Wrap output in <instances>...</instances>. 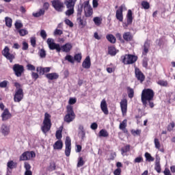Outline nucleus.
Here are the masks:
<instances>
[{
  "label": "nucleus",
  "mask_w": 175,
  "mask_h": 175,
  "mask_svg": "<svg viewBox=\"0 0 175 175\" xmlns=\"http://www.w3.org/2000/svg\"><path fill=\"white\" fill-rule=\"evenodd\" d=\"M144 161L143 156L140 155L134 159V163H140Z\"/></svg>",
  "instance_id": "53"
},
{
  "label": "nucleus",
  "mask_w": 175,
  "mask_h": 175,
  "mask_svg": "<svg viewBox=\"0 0 175 175\" xmlns=\"http://www.w3.org/2000/svg\"><path fill=\"white\" fill-rule=\"evenodd\" d=\"M66 61H68V62H70V64H75V59L74 57L70 55H67L65 57Z\"/></svg>",
  "instance_id": "46"
},
{
  "label": "nucleus",
  "mask_w": 175,
  "mask_h": 175,
  "mask_svg": "<svg viewBox=\"0 0 175 175\" xmlns=\"http://www.w3.org/2000/svg\"><path fill=\"white\" fill-rule=\"evenodd\" d=\"M46 43L50 50H56L57 53H61V50L64 53H69L72 47L70 43H66L61 47L59 44L54 42V39L53 38H48Z\"/></svg>",
  "instance_id": "2"
},
{
  "label": "nucleus",
  "mask_w": 175,
  "mask_h": 175,
  "mask_svg": "<svg viewBox=\"0 0 175 175\" xmlns=\"http://www.w3.org/2000/svg\"><path fill=\"white\" fill-rule=\"evenodd\" d=\"M17 32H18L20 36H25V35H28V31L25 29H20Z\"/></svg>",
  "instance_id": "42"
},
{
  "label": "nucleus",
  "mask_w": 175,
  "mask_h": 175,
  "mask_svg": "<svg viewBox=\"0 0 175 175\" xmlns=\"http://www.w3.org/2000/svg\"><path fill=\"white\" fill-rule=\"evenodd\" d=\"M174 126H175V124L174 122H170L167 127V131L168 132H172V131H173V129H174Z\"/></svg>",
  "instance_id": "49"
},
{
  "label": "nucleus",
  "mask_w": 175,
  "mask_h": 175,
  "mask_svg": "<svg viewBox=\"0 0 175 175\" xmlns=\"http://www.w3.org/2000/svg\"><path fill=\"white\" fill-rule=\"evenodd\" d=\"M127 94H128V96H129V98H130V99H132V98H133V96H135V91L131 87L127 88Z\"/></svg>",
  "instance_id": "33"
},
{
  "label": "nucleus",
  "mask_w": 175,
  "mask_h": 175,
  "mask_svg": "<svg viewBox=\"0 0 175 175\" xmlns=\"http://www.w3.org/2000/svg\"><path fill=\"white\" fill-rule=\"evenodd\" d=\"M137 56L135 55L126 54L121 56V59L124 65H132L137 61Z\"/></svg>",
  "instance_id": "6"
},
{
  "label": "nucleus",
  "mask_w": 175,
  "mask_h": 175,
  "mask_svg": "<svg viewBox=\"0 0 175 175\" xmlns=\"http://www.w3.org/2000/svg\"><path fill=\"white\" fill-rule=\"evenodd\" d=\"M142 8L146 10L150 9V3L148 1H143L141 3Z\"/></svg>",
  "instance_id": "44"
},
{
  "label": "nucleus",
  "mask_w": 175,
  "mask_h": 175,
  "mask_svg": "<svg viewBox=\"0 0 175 175\" xmlns=\"http://www.w3.org/2000/svg\"><path fill=\"white\" fill-rule=\"evenodd\" d=\"M155 148H157V150H159L161 148V142H159V139L158 138H154V140Z\"/></svg>",
  "instance_id": "52"
},
{
  "label": "nucleus",
  "mask_w": 175,
  "mask_h": 175,
  "mask_svg": "<svg viewBox=\"0 0 175 175\" xmlns=\"http://www.w3.org/2000/svg\"><path fill=\"white\" fill-rule=\"evenodd\" d=\"M161 159L156 158L155 164H154V170L157 172V173H161L162 171V168L161 167Z\"/></svg>",
  "instance_id": "26"
},
{
  "label": "nucleus",
  "mask_w": 175,
  "mask_h": 175,
  "mask_svg": "<svg viewBox=\"0 0 175 175\" xmlns=\"http://www.w3.org/2000/svg\"><path fill=\"white\" fill-rule=\"evenodd\" d=\"M9 84V81H3L0 82V88H6L8 85Z\"/></svg>",
  "instance_id": "54"
},
{
  "label": "nucleus",
  "mask_w": 175,
  "mask_h": 175,
  "mask_svg": "<svg viewBox=\"0 0 175 175\" xmlns=\"http://www.w3.org/2000/svg\"><path fill=\"white\" fill-rule=\"evenodd\" d=\"M42 124L43 126L41 127V131L46 134L51 129V126L53 125L51 123V115L46 112Z\"/></svg>",
  "instance_id": "4"
},
{
  "label": "nucleus",
  "mask_w": 175,
  "mask_h": 175,
  "mask_svg": "<svg viewBox=\"0 0 175 175\" xmlns=\"http://www.w3.org/2000/svg\"><path fill=\"white\" fill-rule=\"evenodd\" d=\"M68 10H67L65 12V14L66 16H72V14H73L75 13V8H68Z\"/></svg>",
  "instance_id": "43"
},
{
  "label": "nucleus",
  "mask_w": 175,
  "mask_h": 175,
  "mask_svg": "<svg viewBox=\"0 0 175 175\" xmlns=\"http://www.w3.org/2000/svg\"><path fill=\"white\" fill-rule=\"evenodd\" d=\"M100 109L105 114V116H107L109 114V109L107 108V103L106 102L105 99H103L101 103H100Z\"/></svg>",
  "instance_id": "18"
},
{
  "label": "nucleus",
  "mask_w": 175,
  "mask_h": 175,
  "mask_svg": "<svg viewBox=\"0 0 175 175\" xmlns=\"http://www.w3.org/2000/svg\"><path fill=\"white\" fill-rule=\"evenodd\" d=\"M120 104L122 116L125 117L126 113H128V100H126V98H123L121 100Z\"/></svg>",
  "instance_id": "13"
},
{
  "label": "nucleus",
  "mask_w": 175,
  "mask_h": 175,
  "mask_svg": "<svg viewBox=\"0 0 175 175\" xmlns=\"http://www.w3.org/2000/svg\"><path fill=\"white\" fill-rule=\"evenodd\" d=\"M1 53L3 57H5L6 59H8L11 63L13 62V59L16 58V56H14V54L10 53V49L8 46H5Z\"/></svg>",
  "instance_id": "12"
},
{
  "label": "nucleus",
  "mask_w": 175,
  "mask_h": 175,
  "mask_svg": "<svg viewBox=\"0 0 175 175\" xmlns=\"http://www.w3.org/2000/svg\"><path fill=\"white\" fill-rule=\"evenodd\" d=\"M28 48H29L28 43L27 42H23L22 50L27 51V50H28Z\"/></svg>",
  "instance_id": "63"
},
{
  "label": "nucleus",
  "mask_w": 175,
  "mask_h": 175,
  "mask_svg": "<svg viewBox=\"0 0 175 175\" xmlns=\"http://www.w3.org/2000/svg\"><path fill=\"white\" fill-rule=\"evenodd\" d=\"M106 39L108 40V42L112 43L113 44H114L117 40L113 34H107L106 36Z\"/></svg>",
  "instance_id": "31"
},
{
  "label": "nucleus",
  "mask_w": 175,
  "mask_h": 175,
  "mask_svg": "<svg viewBox=\"0 0 175 175\" xmlns=\"http://www.w3.org/2000/svg\"><path fill=\"white\" fill-rule=\"evenodd\" d=\"M76 2H77V0H64V5H66L67 9H69L70 8H75Z\"/></svg>",
  "instance_id": "23"
},
{
  "label": "nucleus",
  "mask_w": 175,
  "mask_h": 175,
  "mask_svg": "<svg viewBox=\"0 0 175 175\" xmlns=\"http://www.w3.org/2000/svg\"><path fill=\"white\" fill-rule=\"evenodd\" d=\"M24 168L25 169V175H32V171H31V164L28 162H25Z\"/></svg>",
  "instance_id": "25"
},
{
  "label": "nucleus",
  "mask_w": 175,
  "mask_h": 175,
  "mask_svg": "<svg viewBox=\"0 0 175 175\" xmlns=\"http://www.w3.org/2000/svg\"><path fill=\"white\" fill-rule=\"evenodd\" d=\"M154 96H155V93L152 89H144L142 90L141 94V100L143 106L144 107H147V104L149 103V106L150 109H152L155 105L154 104Z\"/></svg>",
  "instance_id": "1"
},
{
  "label": "nucleus",
  "mask_w": 175,
  "mask_h": 175,
  "mask_svg": "<svg viewBox=\"0 0 175 175\" xmlns=\"http://www.w3.org/2000/svg\"><path fill=\"white\" fill-rule=\"evenodd\" d=\"M82 6L84 9V13L85 17H91L94 14V10L91 5H90V1H84L82 4Z\"/></svg>",
  "instance_id": "7"
},
{
  "label": "nucleus",
  "mask_w": 175,
  "mask_h": 175,
  "mask_svg": "<svg viewBox=\"0 0 175 175\" xmlns=\"http://www.w3.org/2000/svg\"><path fill=\"white\" fill-rule=\"evenodd\" d=\"M36 71L39 72V75H44V68L43 67H37Z\"/></svg>",
  "instance_id": "57"
},
{
  "label": "nucleus",
  "mask_w": 175,
  "mask_h": 175,
  "mask_svg": "<svg viewBox=\"0 0 175 175\" xmlns=\"http://www.w3.org/2000/svg\"><path fill=\"white\" fill-rule=\"evenodd\" d=\"M123 39L126 42H132L133 40V36L129 31L123 33Z\"/></svg>",
  "instance_id": "24"
},
{
  "label": "nucleus",
  "mask_w": 175,
  "mask_h": 175,
  "mask_svg": "<svg viewBox=\"0 0 175 175\" xmlns=\"http://www.w3.org/2000/svg\"><path fill=\"white\" fill-rule=\"evenodd\" d=\"M62 147H64L62 140H57L53 144V150H62Z\"/></svg>",
  "instance_id": "28"
},
{
  "label": "nucleus",
  "mask_w": 175,
  "mask_h": 175,
  "mask_svg": "<svg viewBox=\"0 0 175 175\" xmlns=\"http://www.w3.org/2000/svg\"><path fill=\"white\" fill-rule=\"evenodd\" d=\"M45 13L44 9H40L38 12L33 13V17H40V16H44Z\"/></svg>",
  "instance_id": "38"
},
{
  "label": "nucleus",
  "mask_w": 175,
  "mask_h": 175,
  "mask_svg": "<svg viewBox=\"0 0 175 175\" xmlns=\"http://www.w3.org/2000/svg\"><path fill=\"white\" fill-rule=\"evenodd\" d=\"M85 163V161H84V159H83V157H79L78 158V163L77 164V167H81V166H84Z\"/></svg>",
  "instance_id": "37"
},
{
  "label": "nucleus",
  "mask_w": 175,
  "mask_h": 175,
  "mask_svg": "<svg viewBox=\"0 0 175 175\" xmlns=\"http://www.w3.org/2000/svg\"><path fill=\"white\" fill-rule=\"evenodd\" d=\"M82 67L84 69H90L91 68V58L90 56H87L82 63Z\"/></svg>",
  "instance_id": "21"
},
{
  "label": "nucleus",
  "mask_w": 175,
  "mask_h": 175,
  "mask_svg": "<svg viewBox=\"0 0 175 175\" xmlns=\"http://www.w3.org/2000/svg\"><path fill=\"white\" fill-rule=\"evenodd\" d=\"M82 13H83V4L81 5V7L79 8L77 10V18H81Z\"/></svg>",
  "instance_id": "48"
},
{
  "label": "nucleus",
  "mask_w": 175,
  "mask_h": 175,
  "mask_svg": "<svg viewBox=\"0 0 175 175\" xmlns=\"http://www.w3.org/2000/svg\"><path fill=\"white\" fill-rule=\"evenodd\" d=\"M14 85L16 88L14 95V102L20 103V102L24 99V91L23 90V87L18 82H15Z\"/></svg>",
  "instance_id": "3"
},
{
  "label": "nucleus",
  "mask_w": 175,
  "mask_h": 175,
  "mask_svg": "<svg viewBox=\"0 0 175 175\" xmlns=\"http://www.w3.org/2000/svg\"><path fill=\"white\" fill-rule=\"evenodd\" d=\"M65 24H66V25H68V27H70V28L73 27V22L71 21L69 19H66L64 21Z\"/></svg>",
  "instance_id": "58"
},
{
  "label": "nucleus",
  "mask_w": 175,
  "mask_h": 175,
  "mask_svg": "<svg viewBox=\"0 0 175 175\" xmlns=\"http://www.w3.org/2000/svg\"><path fill=\"white\" fill-rule=\"evenodd\" d=\"M31 77L33 80L36 81V80H38V79H39V74H38V72H32Z\"/></svg>",
  "instance_id": "59"
},
{
  "label": "nucleus",
  "mask_w": 175,
  "mask_h": 175,
  "mask_svg": "<svg viewBox=\"0 0 175 175\" xmlns=\"http://www.w3.org/2000/svg\"><path fill=\"white\" fill-rule=\"evenodd\" d=\"M40 36L42 38V39H46V38H47V33H46V31L44 29L41 30Z\"/></svg>",
  "instance_id": "61"
},
{
  "label": "nucleus",
  "mask_w": 175,
  "mask_h": 175,
  "mask_svg": "<svg viewBox=\"0 0 175 175\" xmlns=\"http://www.w3.org/2000/svg\"><path fill=\"white\" fill-rule=\"evenodd\" d=\"M55 137H56V139H57V140H61V139H62V129L57 130L56 131Z\"/></svg>",
  "instance_id": "47"
},
{
  "label": "nucleus",
  "mask_w": 175,
  "mask_h": 175,
  "mask_svg": "<svg viewBox=\"0 0 175 175\" xmlns=\"http://www.w3.org/2000/svg\"><path fill=\"white\" fill-rule=\"evenodd\" d=\"M132 23H133L132 10H129L126 14V23H124L123 26L127 27L128 25H132Z\"/></svg>",
  "instance_id": "16"
},
{
  "label": "nucleus",
  "mask_w": 175,
  "mask_h": 175,
  "mask_svg": "<svg viewBox=\"0 0 175 175\" xmlns=\"http://www.w3.org/2000/svg\"><path fill=\"white\" fill-rule=\"evenodd\" d=\"M99 137H109V133L105 129H102L98 133Z\"/></svg>",
  "instance_id": "34"
},
{
  "label": "nucleus",
  "mask_w": 175,
  "mask_h": 175,
  "mask_svg": "<svg viewBox=\"0 0 175 175\" xmlns=\"http://www.w3.org/2000/svg\"><path fill=\"white\" fill-rule=\"evenodd\" d=\"M27 70H31V71H33L36 69L35 66L30 64L27 65Z\"/></svg>",
  "instance_id": "60"
},
{
  "label": "nucleus",
  "mask_w": 175,
  "mask_h": 175,
  "mask_svg": "<svg viewBox=\"0 0 175 175\" xmlns=\"http://www.w3.org/2000/svg\"><path fill=\"white\" fill-rule=\"evenodd\" d=\"M145 158L147 162H154L155 161V159L151 156V154L147 152L145 153Z\"/></svg>",
  "instance_id": "32"
},
{
  "label": "nucleus",
  "mask_w": 175,
  "mask_h": 175,
  "mask_svg": "<svg viewBox=\"0 0 175 175\" xmlns=\"http://www.w3.org/2000/svg\"><path fill=\"white\" fill-rule=\"evenodd\" d=\"M93 21L95 24V25H97V27H99L100 24H102V18L99 16H96L93 18Z\"/></svg>",
  "instance_id": "36"
},
{
  "label": "nucleus",
  "mask_w": 175,
  "mask_h": 175,
  "mask_svg": "<svg viewBox=\"0 0 175 175\" xmlns=\"http://www.w3.org/2000/svg\"><path fill=\"white\" fill-rule=\"evenodd\" d=\"M77 21L81 29L84 28L87 25V21H84L83 18H77Z\"/></svg>",
  "instance_id": "29"
},
{
  "label": "nucleus",
  "mask_w": 175,
  "mask_h": 175,
  "mask_svg": "<svg viewBox=\"0 0 175 175\" xmlns=\"http://www.w3.org/2000/svg\"><path fill=\"white\" fill-rule=\"evenodd\" d=\"M81 58H83L81 53L75 54L74 56V61H77V62H81Z\"/></svg>",
  "instance_id": "45"
},
{
  "label": "nucleus",
  "mask_w": 175,
  "mask_h": 175,
  "mask_svg": "<svg viewBox=\"0 0 175 175\" xmlns=\"http://www.w3.org/2000/svg\"><path fill=\"white\" fill-rule=\"evenodd\" d=\"M30 43L32 47H36V38L33 37L30 40Z\"/></svg>",
  "instance_id": "56"
},
{
  "label": "nucleus",
  "mask_w": 175,
  "mask_h": 175,
  "mask_svg": "<svg viewBox=\"0 0 175 175\" xmlns=\"http://www.w3.org/2000/svg\"><path fill=\"white\" fill-rule=\"evenodd\" d=\"M40 57L41 58H46V51H44V49H41L40 51Z\"/></svg>",
  "instance_id": "62"
},
{
  "label": "nucleus",
  "mask_w": 175,
  "mask_h": 175,
  "mask_svg": "<svg viewBox=\"0 0 175 175\" xmlns=\"http://www.w3.org/2000/svg\"><path fill=\"white\" fill-rule=\"evenodd\" d=\"M135 75L137 80L140 83H143L146 80V76L137 67L135 68Z\"/></svg>",
  "instance_id": "14"
},
{
  "label": "nucleus",
  "mask_w": 175,
  "mask_h": 175,
  "mask_svg": "<svg viewBox=\"0 0 175 175\" xmlns=\"http://www.w3.org/2000/svg\"><path fill=\"white\" fill-rule=\"evenodd\" d=\"M5 25L8 28H12V24L13 23V20H12V18H9L8 16L5 18Z\"/></svg>",
  "instance_id": "35"
},
{
  "label": "nucleus",
  "mask_w": 175,
  "mask_h": 175,
  "mask_svg": "<svg viewBox=\"0 0 175 175\" xmlns=\"http://www.w3.org/2000/svg\"><path fill=\"white\" fill-rule=\"evenodd\" d=\"M128 120L124 119L119 125V129L122 131L123 133L128 135V129H126Z\"/></svg>",
  "instance_id": "20"
},
{
  "label": "nucleus",
  "mask_w": 175,
  "mask_h": 175,
  "mask_svg": "<svg viewBox=\"0 0 175 175\" xmlns=\"http://www.w3.org/2000/svg\"><path fill=\"white\" fill-rule=\"evenodd\" d=\"M142 66L146 69L148 68V57L146 56H145L142 59Z\"/></svg>",
  "instance_id": "41"
},
{
  "label": "nucleus",
  "mask_w": 175,
  "mask_h": 175,
  "mask_svg": "<svg viewBox=\"0 0 175 175\" xmlns=\"http://www.w3.org/2000/svg\"><path fill=\"white\" fill-rule=\"evenodd\" d=\"M14 25H15V28L17 30V31L18 30L21 29V28H23V23L18 22V21L15 22Z\"/></svg>",
  "instance_id": "51"
},
{
  "label": "nucleus",
  "mask_w": 175,
  "mask_h": 175,
  "mask_svg": "<svg viewBox=\"0 0 175 175\" xmlns=\"http://www.w3.org/2000/svg\"><path fill=\"white\" fill-rule=\"evenodd\" d=\"M150 47V40H146L144 44V46H142V55H144V57H147V54H148Z\"/></svg>",
  "instance_id": "17"
},
{
  "label": "nucleus",
  "mask_w": 175,
  "mask_h": 175,
  "mask_svg": "<svg viewBox=\"0 0 175 175\" xmlns=\"http://www.w3.org/2000/svg\"><path fill=\"white\" fill-rule=\"evenodd\" d=\"M124 5H120L116 12V20L122 23L124 21Z\"/></svg>",
  "instance_id": "15"
},
{
  "label": "nucleus",
  "mask_w": 175,
  "mask_h": 175,
  "mask_svg": "<svg viewBox=\"0 0 175 175\" xmlns=\"http://www.w3.org/2000/svg\"><path fill=\"white\" fill-rule=\"evenodd\" d=\"M121 168H117L114 170L113 174L114 175H121Z\"/></svg>",
  "instance_id": "64"
},
{
  "label": "nucleus",
  "mask_w": 175,
  "mask_h": 175,
  "mask_svg": "<svg viewBox=\"0 0 175 175\" xmlns=\"http://www.w3.org/2000/svg\"><path fill=\"white\" fill-rule=\"evenodd\" d=\"M108 53L110 55H116V54H117L116 48L114 46L108 47Z\"/></svg>",
  "instance_id": "40"
},
{
  "label": "nucleus",
  "mask_w": 175,
  "mask_h": 175,
  "mask_svg": "<svg viewBox=\"0 0 175 175\" xmlns=\"http://www.w3.org/2000/svg\"><path fill=\"white\" fill-rule=\"evenodd\" d=\"M2 121H8L10 118H12V113L9 111L8 108H5L3 110V113L1 114Z\"/></svg>",
  "instance_id": "19"
},
{
  "label": "nucleus",
  "mask_w": 175,
  "mask_h": 175,
  "mask_svg": "<svg viewBox=\"0 0 175 175\" xmlns=\"http://www.w3.org/2000/svg\"><path fill=\"white\" fill-rule=\"evenodd\" d=\"M1 132L4 136H8L10 133V129H9L6 124H3L1 126Z\"/></svg>",
  "instance_id": "30"
},
{
  "label": "nucleus",
  "mask_w": 175,
  "mask_h": 175,
  "mask_svg": "<svg viewBox=\"0 0 175 175\" xmlns=\"http://www.w3.org/2000/svg\"><path fill=\"white\" fill-rule=\"evenodd\" d=\"M12 70L16 77H21L25 70L24 66L19 64H15L12 67Z\"/></svg>",
  "instance_id": "8"
},
{
  "label": "nucleus",
  "mask_w": 175,
  "mask_h": 175,
  "mask_svg": "<svg viewBox=\"0 0 175 175\" xmlns=\"http://www.w3.org/2000/svg\"><path fill=\"white\" fill-rule=\"evenodd\" d=\"M65 146V155L66 157H70V152H72V139H70V137H66Z\"/></svg>",
  "instance_id": "11"
},
{
  "label": "nucleus",
  "mask_w": 175,
  "mask_h": 175,
  "mask_svg": "<svg viewBox=\"0 0 175 175\" xmlns=\"http://www.w3.org/2000/svg\"><path fill=\"white\" fill-rule=\"evenodd\" d=\"M66 111L67 113L64 118V121L67 124H70V122L75 121V118H76V113H75V111H73V107L72 105L66 106Z\"/></svg>",
  "instance_id": "5"
},
{
  "label": "nucleus",
  "mask_w": 175,
  "mask_h": 175,
  "mask_svg": "<svg viewBox=\"0 0 175 175\" xmlns=\"http://www.w3.org/2000/svg\"><path fill=\"white\" fill-rule=\"evenodd\" d=\"M129 151H131V145H126L121 148L122 154H126V152H129Z\"/></svg>",
  "instance_id": "39"
},
{
  "label": "nucleus",
  "mask_w": 175,
  "mask_h": 175,
  "mask_svg": "<svg viewBox=\"0 0 175 175\" xmlns=\"http://www.w3.org/2000/svg\"><path fill=\"white\" fill-rule=\"evenodd\" d=\"M36 154L33 151H26L23 152L19 157V161H30L31 159L35 158Z\"/></svg>",
  "instance_id": "9"
},
{
  "label": "nucleus",
  "mask_w": 175,
  "mask_h": 175,
  "mask_svg": "<svg viewBox=\"0 0 175 175\" xmlns=\"http://www.w3.org/2000/svg\"><path fill=\"white\" fill-rule=\"evenodd\" d=\"M48 80H57L59 77V75L57 72H51L46 75Z\"/></svg>",
  "instance_id": "27"
},
{
  "label": "nucleus",
  "mask_w": 175,
  "mask_h": 175,
  "mask_svg": "<svg viewBox=\"0 0 175 175\" xmlns=\"http://www.w3.org/2000/svg\"><path fill=\"white\" fill-rule=\"evenodd\" d=\"M131 135H133V136H140L141 133H142V130H131Z\"/></svg>",
  "instance_id": "50"
},
{
  "label": "nucleus",
  "mask_w": 175,
  "mask_h": 175,
  "mask_svg": "<svg viewBox=\"0 0 175 175\" xmlns=\"http://www.w3.org/2000/svg\"><path fill=\"white\" fill-rule=\"evenodd\" d=\"M77 102V99L76 98H70L68 100V106H70V105H75Z\"/></svg>",
  "instance_id": "55"
},
{
  "label": "nucleus",
  "mask_w": 175,
  "mask_h": 175,
  "mask_svg": "<svg viewBox=\"0 0 175 175\" xmlns=\"http://www.w3.org/2000/svg\"><path fill=\"white\" fill-rule=\"evenodd\" d=\"M52 2V6L56 10V12H61L65 9V5L61 0H53Z\"/></svg>",
  "instance_id": "10"
},
{
  "label": "nucleus",
  "mask_w": 175,
  "mask_h": 175,
  "mask_svg": "<svg viewBox=\"0 0 175 175\" xmlns=\"http://www.w3.org/2000/svg\"><path fill=\"white\" fill-rule=\"evenodd\" d=\"M17 167V163L13 161V160L9 161L7 163V172H10V170H13V169H16Z\"/></svg>",
  "instance_id": "22"
}]
</instances>
